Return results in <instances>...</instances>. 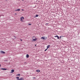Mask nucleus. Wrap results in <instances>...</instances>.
<instances>
[{
    "label": "nucleus",
    "instance_id": "9",
    "mask_svg": "<svg viewBox=\"0 0 80 80\" xmlns=\"http://www.w3.org/2000/svg\"><path fill=\"white\" fill-rule=\"evenodd\" d=\"M22 19H24V17H22L21 18V21H22Z\"/></svg>",
    "mask_w": 80,
    "mask_h": 80
},
{
    "label": "nucleus",
    "instance_id": "14",
    "mask_svg": "<svg viewBox=\"0 0 80 80\" xmlns=\"http://www.w3.org/2000/svg\"><path fill=\"white\" fill-rule=\"evenodd\" d=\"M16 78H17V79H19V77H17Z\"/></svg>",
    "mask_w": 80,
    "mask_h": 80
},
{
    "label": "nucleus",
    "instance_id": "7",
    "mask_svg": "<svg viewBox=\"0 0 80 80\" xmlns=\"http://www.w3.org/2000/svg\"><path fill=\"white\" fill-rule=\"evenodd\" d=\"M1 70H7V69L2 68H1Z\"/></svg>",
    "mask_w": 80,
    "mask_h": 80
},
{
    "label": "nucleus",
    "instance_id": "3",
    "mask_svg": "<svg viewBox=\"0 0 80 80\" xmlns=\"http://www.w3.org/2000/svg\"><path fill=\"white\" fill-rule=\"evenodd\" d=\"M41 39H43V40H46V38L44 37H42L41 38Z\"/></svg>",
    "mask_w": 80,
    "mask_h": 80
},
{
    "label": "nucleus",
    "instance_id": "15",
    "mask_svg": "<svg viewBox=\"0 0 80 80\" xmlns=\"http://www.w3.org/2000/svg\"><path fill=\"white\" fill-rule=\"evenodd\" d=\"M48 49L47 48L46 49H45V50H44L45 52L47 51V50Z\"/></svg>",
    "mask_w": 80,
    "mask_h": 80
},
{
    "label": "nucleus",
    "instance_id": "8",
    "mask_svg": "<svg viewBox=\"0 0 80 80\" xmlns=\"http://www.w3.org/2000/svg\"><path fill=\"white\" fill-rule=\"evenodd\" d=\"M50 45H48L47 46V48L48 49V48H50Z\"/></svg>",
    "mask_w": 80,
    "mask_h": 80
},
{
    "label": "nucleus",
    "instance_id": "6",
    "mask_svg": "<svg viewBox=\"0 0 80 80\" xmlns=\"http://www.w3.org/2000/svg\"><path fill=\"white\" fill-rule=\"evenodd\" d=\"M14 72V70L12 69L11 71V73H12L13 72Z\"/></svg>",
    "mask_w": 80,
    "mask_h": 80
},
{
    "label": "nucleus",
    "instance_id": "12",
    "mask_svg": "<svg viewBox=\"0 0 80 80\" xmlns=\"http://www.w3.org/2000/svg\"><path fill=\"white\" fill-rule=\"evenodd\" d=\"M38 17V15L36 14L35 16V17Z\"/></svg>",
    "mask_w": 80,
    "mask_h": 80
},
{
    "label": "nucleus",
    "instance_id": "26",
    "mask_svg": "<svg viewBox=\"0 0 80 80\" xmlns=\"http://www.w3.org/2000/svg\"><path fill=\"white\" fill-rule=\"evenodd\" d=\"M1 67V64H0V67Z\"/></svg>",
    "mask_w": 80,
    "mask_h": 80
},
{
    "label": "nucleus",
    "instance_id": "29",
    "mask_svg": "<svg viewBox=\"0 0 80 80\" xmlns=\"http://www.w3.org/2000/svg\"><path fill=\"white\" fill-rule=\"evenodd\" d=\"M25 63H26V62H25Z\"/></svg>",
    "mask_w": 80,
    "mask_h": 80
},
{
    "label": "nucleus",
    "instance_id": "13",
    "mask_svg": "<svg viewBox=\"0 0 80 80\" xmlns=\"http://www.w3.org/2000/svg\"><path fill=\"white\" fill-rule=\"evenodd\" d=\"M37 72H40V70H37L36 71Z\"/></svg>",
    "mask_w": 80,
    "mask_h": 80
},
{
    "label": "nucleus",
    "instance_id": "10",
    "mask_svg": "<svg viewBox=\"0 0 80 80\" xmlns=\"http://www.w3.org/2000/svg\"><path fill=\"white\" fill-rule=\"evenodd\" d=\"M26 57L27 58H28L29 57V55H28V54H27Z\"/></svg>",
    "mask_w": 80,
    "mask_h": 80
},
{
    "label": "nucleus",
    "instance_id": "16",
    "mask_svg": "<svg viewBox=\"0 0 80 80\" xmlns=\"http://www.w3.org/2000/svg\"><path fill=\"white\" fill-rule=\"evenodd\" d=\"M17 75H18L19 76H20V74H18Z\"/></svg>",
    "mask_w": 80,
    "mask_h": 80
},
{
    "label": "nucleus",
    "instance_id": "27",
    "mask_svg": "<svg viewBox=\"0 0 80 80\" xmlns=\"http://www.w3.org/2000/svg\"><path fill=\"white\" fill-rule=\"evenodd\" d=\"M15 15H17L16 13H15Z\"/></svg>",
    "mask_w": 80,
    "mask_h": 80
},
{
    "label": "nucleus",
    "instance_id": "22",
    "mask_svg": "<svg viewBox=\"0 0 80 80\" xmlns=\"http://www.w3.org/2000/svg\"><path fill=\"white\" fill-rule=\"evenodd\" d=\"M61 36H60V38L61 39L62 38H61Z\"/></svg>",
    "mask_w": 80,
    "mask_h": 80
},
{
    "label": "nucleus",
    "instance_id": "19",
    "mask_svg": "<svg viewBox=\"0 0 80 80\" xmlns=\"http://www.w3.org/2000/svg\"><path fill=\"white\" fill-rule=\"evenodd\" d=\"M14 37H15V38H16V37H15V36H14Z\"/></svg>",
    "mask_w": 80,
    "mask_h": 80
},
{
    "label": "nucleus",
    "instance_id": "17",
    "mask_svg": "<svg viewBox=\"0 0 80 80\" xmlns=\"http://www.w3.org/2000/svg\"><path fill=\"white\" fill-rule=\"evenodd\" d=\"M32 25L31 24H29V25Z\"/></svg>",
    "mask_w": 80,
    "mask_h": 80
},
{
    "label": "nucleus",
    "instance_id": "1",
    "mask_svg": "<svg viewBox=\"0 0 80 80\" xmlns=\"http://www.w3.org/2000/svg\"><path fill=\"white\" fill-rule=\"evenodd\" d=\"M17 80H24V79L23 78H21L19 79H17Z\"/></svg>",
    "mask_w": 80,
    "mask_h": 80
},
{
    "label": "nucleus",
    "instance_id": "2",
    "mask_svg": "<svg viewBox=\"0 0 80 80\" xmlns=\"http://www.w3.org/2000/svg\"><path fill=\"white\" fill-rule=\"evenodd\" d=\"M55 37H57L58 38V39H59L60 38V37H58V35L55 36H54Z\"/></svg>",
    "mask_w": 80,
    "mask_h": 80
},
{
    "label": "nucleus",
    "instance_id": "18",
    "mask_svg": "<svg viewBox=\"0 0 80 80\" xmlns=\"http://www.w3.org/2000/svg\"><path fill=\"white\" fill-rule=\"evenodd\" d=\"M48 23H46V25H48Z\"/></svg>",
    "mask_w": 80,
    "mask_h": 80
},
{
    "label": "nucleus",
    "instance_id": "11",
    "mask_svg": "<svg viewBox=\"0 0 80 80\" xmlns=\"http://www.w3.org/2000/svg\"><path fill=\"white\" fill-rule=\"evenodd\" d=\"M20 9L16 10H15V11H20Z\"/></svg>",
    "mask_w": 80,
    "mask_h": 80
},
{
    "label": "nucleus",
    "instance_id": "21",
    "mask_svg": "<svg viewBox=\"0 0 80 80\" xmlns=\"http://www.w3.org/2000/svg\"><path fill=\"white\" fill-rule=\"evenodd\" d=\"M35 38V37H33V38Z\"/></svg>",
    "mask_w": 80,
    "mask_h": 80
},
{
    "label": "nucleus",
    "instance_id": "24",
    "mask_svg": "<svg viewBox=\"0 0 80 80\" xmlns=\"http://www.w3.org/2000/svg\"><path fill=\"white\" fill-rule=\"evenodd\" d=\"M21 41H22V39H21Z\"/></svg>",
    "mask_w": 80,
    "mask_h": 80
},
{
    "label": "nucleus",
    "instance_id": "4",
    "mask_svg": "<svg viewBox=\"0 0 80 80\" xmlns=\"http://www.w3.org/2000/svg\"><path fill=\"white\" fill-rule=\"evenodd\" d=\"M33 41H37V38H35V39H33L32 40Z\"/></svg>",
    "mask_w": 80,
    "mask_h": 80
},
{
    "label": "nucleus",
    "instance_id": "25",
    "mask_svg": "<svg viewBox=\"0 0 80 80\" xmlns=\"http://www.w3.org/2000/svg\"><path fill=\"white\" fill-rule=\"evenodd\" d=\"M22 1H24V0H22Z\"/></svg>",
    "mask_w": 80,
    "mask_h": 80
},
{
    "label": "nucleus",
    "instance_id": "28",
    "mask_svg": "<svg viewBox=\"0 0 80 80\" xmlns=\"http://www.w3.org/2000/svg\"><path fill=\"white\" fill-rule=\"evenodd\" d=\"M36 45H36H36H35V46H36Z\"/></svg>",
    "mask_w": 80,
    "mask_h": 80
},
{
    "label": "nucleus",
    "instance_id": "5",
    "mask_svg": "<svg viewBox=\"0 0 80 80\" xmlns=\"http://www.w3.org/2000/svg\"><path fill=\"white\" fill-rule=\"evenodd\" d=\"M0 53H4V54L5 53V52L3 51H1Z\"/></svg>",
    "mask_w": 80,
    "mask_h": 80
},
{
    "label": "nucleus",
    "instance_id": "23",
    "mask_svg": "<svg viewBox=\"0 0 80 80\" xmlns=\"http://www.w3.org/2000/svg\"><path fill=\"white\" fill-rule=\"evenodd\" d=\"M22 11H23L24 10H23V9H22Z\"/></svg>",
    "mask_w": 80,
    "mask_h": 80
},
{
    "label": "nucleus",
    "instance_id": "20",
    "mask_svg": "<svg viewBox=\"0 0 80 80\" xmlns=\"http://www.w3.org/2000/svg\"><path fill=\"white\" fill-rule=\"evenodd\" d=\"M33 78H35V77H33Z\"/></svg>",
    "mask_w": 80,
    "mask_h": 80
}]
</instances>
